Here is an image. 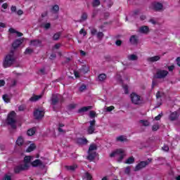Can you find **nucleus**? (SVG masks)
Instances as JSON below:
<instances>
[{
	"label": "nucleus",
	"instance_id": "1",
	"mask_svg": "<svg viewBox=\"0 0 180 180\" xmlns=\"http://www.w3.org/2000/svg\"><path fill=\"white\" fill-rule=\"evenodd\" d=\"M15 54L13 51H11L5 57L3 65L4 68H8V67H11L13 63H15Z\"/></svg>",
	"mask_w": 180,
	"mask_h": 180
},
{
	"label": "nucleus",
	"instance_id": "2",
	"mask_svg": "<svg viewBox=\"0 0 180 180\" xmlns=\"http://www.w3.org/2000/svg\"><path fill=\"white\" fill-rule=\"evenodd\" d=\"M124 155H125L124 151H123V150L122 149H117L110 154V157L111 158H113V157H115L118 162H122V161H123V158H124Z\"/></svg>",
	"mask_w": 180,
	"mask_h": 180
},
{
	"label": "nucleus",
	"instance_id": "3",
	"mask_svg": "<svg viewBox=\"0 0 180 180\" xmlns=\"http://www.w3.org/2000/svg\"><path fill=\"white\" fill-rule=\"evenodd\" d=\"M7 124L13 129H16V112L11 111L7 117Z\"/></svg>",
	"mask_w": 180,
	"mask_h": 180
},
{
	"label": "nucleus",
	"instance_id": "4",
	"mask_svg": "<svg viewBox=\"0 0 180 180\" xmlns=\"http://www.w3.org/2000/svg\"><path fill=\"white\" fill-rule=\"evenodd\" d=\"M130 99L134 105H143V100L141 96L137 94V93H131L130 94Z\"/></svg>",
	"mask_w": 180,
	"mask_h": 180
},
{
	"label": "nucleus",
	"instance_id": "5",
	"mask_svg": "<svg viewBox=\"0 0 180 180\" xmlns=\"http://www.w3.org/2000/svg\"><path fill=\"white\" fill-rule=\"evenodd\" d=\"M153 162V158H148V160L141 161L139 162L134 169L135 172L140 171V169H143V168H146L147 165H148L150 162Z\"/></svg>",
	"mask_w": 180,
	"mask_h": 180
},
{
	"label": "nucleus",
	"instance_id": "6",
	"mask_svg": "<svg viewBox=\"0 0 180 180\" xmlns=\"http://www.w3.org/2000/svg\"><path fill=\"white\" fill-rule=\"evenodd\" d=\"M167 75H168V71L164 70H158L155 75V78H157L158 79H162L163 78H165Z\"/></svg>",
	"mask_w": 180,
	"mask_h": 180
},
{
	"label": "nucleus",
	"instance_id": "7",
	"mask_svg": "<svg viewBox=\"0 0 180 180\" xmlns=\"http://www.w3.org/2000/svg\"><path fill=\"white\" fill-rule=\"evenodd\" d=\"M152 8L156 12H161V11H164V5L157 1L152 3Z\"/></svg>",
	"mask_w": 180,
	"mask_h": 180
},
{
	"label": "nucleus",
	"instance_id": "8",
	"mask_svg": "<svg viewBox=\"0 0 180 180\" xmlns=\"http://www.w3.org/2000/svg\"><path fill=\"white\" fill-rule=\"evenodd\" d=\"M60 99H61V95L60 94H53L52 97L51 98V105L53 106H56L57 103L60 101Z\"/></svg>",
	"mask_w": 180,
	"mask_h": 180
},
{
	"label": "nucleus",
	"instance_id": "9",
	"mask_svg": "<svg viewBox=\"0 0 180 180\" xmlns=\"http://www.w3.org/2000/svg\"><path fill=\"white\" fill-rule=\"evenodd\" d=\"M27 169H29L27 165H20L14 168V172L15 174H19L22 171H26Z\"/></svg>",
	"mask_w": 180,
	"mask_h": 180
},
{
	"label": "nucleus",
	"instance_id": "10",
	"mask_svg": "<svg viewBox=\"0 0 180 180\" xmlns=\"http://www.w3.org/2000/svg\"><path fill=\"white\" fill-rule=\"evenodd\" d=\"M44 116V111L41 109H37L34 111V117L37 120L41 119Z\"/></svg>",
	"mask_w": 180,
	"mask_h": 180
},
{
	"label": "nucleus",
	"instance_id": "11",
	"mask_svg": "<svg viewBox=\"0 0 180 180\" xmlns=\"http://www.w3.org/2000/svg\"><path fill=\"white\" fill-rule=\"evenodd\" d=\"M31 165L34 167H39V168H44L46 167V165H44V163H43V162L39 159H37L31 162Z\"/></svg>",
	"mask_w": 180,
	"mask_h": 180
},
{
	"label": "nucleus",
	"instance_id": "12",
	"mask_svg": "<svg viewBox=\"0 0 180 180\" xmlns=\"http://www.w3.org/2000/svg\"><path fill=\"white\" fill-rule=\"evenodd\" d=\"M90 125L88 127L87 131L89 134H93V133L95 131V124L96 123V121L95 120H91L89 122Z\"/></svg>",
	"mask_w": 180,
	"mask_h": 180
},
{
	"label": "nucleus",
	"instance_id": "13",
	"mask_svg": "<svg viewBox=\"0 0 180 180\" xmlns=\"http://www.w3.org/2000/svg\"><path fill=\"white\" fill-rule=\"evenodd\" d=\"M160 60H161V56H155L147 58L148 63H156V61H160Z\"/></svg>",
	"mask_w": 180,
	"mask_h": 180
},
{
	"label": "nucleus",
	"instance_id": "14",
	"mask_svg": "<svg viewBox=\"0 0 180 180\" xmlns=\"http://www.w3.org/2000/svg\"><path fill=\"white\" fill-rule=\"evenodd\" d=\"M92 109V106H86V107H82L78 110V113L80 115H84L85 112H88V110H91Z\"/></svg>",
	"mask_w": 180,
	"mask_h": 180
},
{
	"label": "nucleus",
	"instance_id": "15",
	"mask_svg": "<svg viewBox=\"0 0 180 180\" xmlns=\"http://www.w3.org/2000/svg\"><path fill=\"white\" fill-rule=\"evenodd\" d=\"M96 157V152H89L87 160H89V161H94Z\"/></svg>",
	"mask_w": 180,
	"mask_h": 180
},
{
	"label": "nucleus",
	"instance_id": "16",
	"mask_svg": "<svg viewBox=\"0 0 180 180\" xmlns=\"http://www.w3.org/2000/svg\"><path fill=\"white\" fill-rule=\"evenodd\" d=\"M150 32L148 26H142L139 28V33H143V34H147Z\"/></svg>",
	"mask_w": 180,
	"mask_h": 180
},
{
	"label": "nucleus",
	"instance_id": "17",
	"mask_svg": "<svg viewBox=\"0 0 180 180\" xmlns=\"http://www.w3.org/2000/svg\"><path fill=\"white\" fill-rule=\"evenodd\" d=\"M129 41L131 44H137L139 43V39H137V36L136 35H132L129 38Z\"/></svg>",
	"mask_w": 180,
	"mask_h": 180
},
{
	"label": "nucleus",
	"instance_id": "18",
	"mask_svg": "<svg viewBox=\"0 0 180 180\" xmlns=\"http://www.w3.org/2000/svg\"><path fill=\"white\" fill-rule=\"evenodd\" d=\"M169 119L172 122L176 120V119H178V112H172L169 115Z\"/></svg>",
	"mask_w": 180,
	"mask_h": 180
},
{
	"label": "nucleus",
	"instance_id": "19",
	"mask_svg": "<svg viewBox=\"0 0 180 180\" xmlns=\"http://www.w3.org/2000/svg\"><path fill=\"white\" fill-rule=\"evenodd\" d=\"M31 46H34V47H38V46H40L41 44V41L39 39H34L30 41Z\"/></svg>",
	"mask_w": 180,
	"mask_h": 180
},
{
	"label": "nucleus",
	"instance_id": "20",
	"mask_svg": "<svg viewBox=\"0 0 180 180\" xmlns=\"http://www.w3.org/2000/svg\"><path fill=\"white\" fill-rule=\"evenodd\" d=\"M30 161H32V158L30 156H25L24 158V162L22 165H27L29 168V164H30Z\"/></svg>",
	"mask_w": 180,
	"mask_h": 180
},
{
	"label": "nucleus",
	"instance_id": "21",
	"mask_svg": "<svg viewBox=\"0 0 180 180\" xmlns=\"http://www.w3.org/2000/svg\"><path fill=\"white\" fill-rule=\"evenodd\" d=\"M97 149H98V146H96V144L93 143L90 145L89 148V152L95 153L96 150Z\"/></svg>",
	"mask_w": 180,
	"mask_h": 180
},
{
	"label": "nucleus",
	"instance_id": "22",
	"mask_svg": "<svg viewBox=\"0 0 180 180\" xmlns=\"http://www.w3.org/2000/svg\"><path fill=\"white\" fill-rule=\"evenodd\" d=\"M39 99H41V95L36 96L34 95L30 98V102H37V101H39Z\"/></svg>",
	"mask_w": 180,
	"mask_h": 180
},
{
	"label": "nucleus",
	"instance_id": "23",
	"mask_svg": "<svg viewBox=\"0 0 180 180\" xmlns=\"http://www.w3.org/2000/svg\"><path fill=\"white\" fill-rule=\"evenodd\" d=\"M20 44H22V41L17 39L13 43L12 46L13 49H18Z\"/></svg>",
	"mask_w": 180,
	"mask_h": 180
},
{
	"label": "nucleus",
	"instance_id": "24",
	"mask_svg": "<svg viewBox=\"0 0 180 180\" xmlns=\"http://www.w3.org/2000/svg\"><path fill=\"white\" fill-rule=\"evenodd\" d=\"M128 60L130 61H137V60H139V56L134 54H131L128 56Z\"/></svg>",
	"mask_w": 180,
	"mask_h": 180
},
{
	"label": "nucleus",
	"instance_id": "25",
	"mask_svg": "<svg viewBox=\"0 0 180 180\" xmlns=\"http://www.w3.org/2000/svg\"><path fill=\"white\" fill-rule=\"evenodd\" d=\"M65 168L68 169V171H75V169L78 168V165H72L71 166H65Z\"/></svg>",
	"mask_w": 180,
	"mask_h": 180
},
{
	"label": "nucleus",
	"instance_id": "26",
	"mask_svg": "<svg viewBox=\"0 0 180 180\" xmlns=\"http://www.w3.org/2000/svg\"><path fill=\"white\" fill-rule=\"evenodd\" d=\"M41 27H43L45 30H49L51 27V24L50 22L42 23Z\"/></svg>",
	"mask_w": 180,
	"mask_h": 180
},
{
	"label": "nucleus",
	"instance_id": "27",
	"mask_svg": "<svg viewBox=\"0 0 180 180\" xmlns=\"http://www.w3.org/2000/svg\"><path fill=\"white\" fill-rule=\"evenodd\" d=\"M35 133H36V129L34 127L28 129L27 131V136H34Z\"/></svg>",
	"mask_w": 180,
	"mask_h": 180
},
{
	"label": "nucleus",
	"instance_id": "28",
	"mask_svg": "<svg viewBox=\"0 0 180 180\" xmlns=\"http://www.w3.org/2000/svg\"><path fill=\"white\" fill-rule=\"evenodd\" d=\"M59 11L60 6H58L57 4L54 5L51 8V12H53V13H58Z\"/></svg>",
	"mask_w": 180,
	"mask_h": 180
},
{
	"label": "nucleus",
	"instance_id": "29",
	"mask_svg": "<svg viewBox=\"0 0 180 180\" xmlns=\"http://www.w3.org/2000/svg\"><path fill=\"white\" fill-rule=\"evenodd\" d=\"M86 19H88V14L86 13H83L79 22H84V20H86Z\"/></svg>",
	"mask_w": 180,
	"mask_h": 180
},
{
	"label": "nucleus",
	"instance_id": "30",
	"mask_svg": "<svg viewBox=\"0 0 180 180\" xmlns=\"http://www.w3.org/2000/svg\"><path fill=\"white\" fill-rule=\"evenodd\" d=\"M116 140H117V141H121V142L127 141V138H126V136L122 135V136L117 137Z\"/></svg>",
	"mask_w": 180,
	"mask_h": 180
},
{
	"label": "nucleus",
	"instance_id": "31",
	"mask_svg": "<svg viewBox=\"0 0 180 180\" xmlns=\"http://www.w3.org/2000/svg\"><path fill=\"white\" fill-rule=\"evenodd\" d=\"M3 101H4V102H6V103H9V102H11V98H9V95H3Z\"/></svg>",
	"mask_w": 180,
	"mask_h": 180
},
{
	"label": "nucleus",
	"instance_id": "32",
	"mask_svg": "<svg viewBox=\"0 0 180 180\" xmlns=\"http://www.w3.org/2000/svg\"><path fill=\"white\" fill-rule=\"evenodd\" d=\"M17 146H23V138L22 136L18 137L16 141Z\"/></svg>",
	"mask_w": 180,
	"mask_h": 180
},
{
	"label": "nucleus",
	"instance_id": "33",
	"mask_svg": "<svg viewBox=\"0 0 180 180\" xmlns=\"http://www.w3.org/2000/svg\"><path fill=\"white\" fill-rule=\"evenodd\" d=\"M34 148H36V146L34 144H31L28 148L26 150L27 153H32V151H33V150H34Z\"/></svg>",
	"mask_w": 180,
	"mask_h": 180
},
{
	"label": "nucleus",
	"instance_id": "34",
	"mask_svg": "<svg viewBox=\"0 0 180 180\" xmlns=\"http://www.w3.org/2000/svg\"><path fill=\"white\" fill-rule=\"evenodd\" d=\"M98 81L101 82H103V81H105L106 79V75L105 74H101L98 75Z\"/></svg>",
	"mask_w": 180,
	"mask_h": 180
},
{
	"label": "nucleus",
	"instance_id": "35",
	"mask_svg": "<svg viewBox=\"0 0 180 180\" xmlns=\"http://www.w3.org/2000/svg\"><path fill=\"white\" fill-rule=\"evenodd\" d=\"M101 5V1L99 0H94L92 2V6L94 8H96V6H99Z\"/></svg>",
	"mask_w": 180,
	"mask_h": 180
},
{
	"label": "nucleus",
	"instance_id": "36",
	"mask_svg": "<svg viewBox=\"0 0 180 180\" xmlns=\"http://www.w3.org/2000/svg\"><path fill=\"white\" fill-rule=\"evenodd\" d=\"M134 162V158L130 157L126 161L125 164H133Z\"/></svg>",
	"mask_w": 180,
	"mask_h": 180
},
{
	"label": "nucleus",
	"instance_id": "37",
	"mask_svg": "<svg viewBox=\"0 0 180 180\" xmlns=\"http://www.w3.org/2000/svg\"><path fill=\"white\" fill-rule=\"evenodd\" d=\"M60 36H61L60 32L56 33L53 37V40L55 41L58 40V39H60Z\"/></svg>",
	"mask_w": 180,
	"mask_h": 180
},
{
	"label": "nucleus",
	"instance_id": "38",
	"mask_svg": "<svg viewBox=\"0 0 180 180\" xmlns=\"http://www.w3.org/2000/svg\"><path fill=\"white\" fill-rule=\"evenodd\" d=\"M140 123H141V124L143 126H150V122H148V120H140L139 121Z\"/></svg>",
	"mask_w": 180,
	"mask_h": 180
},
{
	"label": "nucleus",
	"instance_id": "39",
	"mask_svg": "<svg viewBox=\"0 0 180 180\" xmlns=\"http://www.w3.org/2000/svg\"><path fill=\"white\" fill-rule=\"evenodd\" d=\"M131 169V167L130 166L127 167L124 170V174H126L127 175H130Z\"/></svg>",
	"mask_w": 180,
	"mask_h": 180
},
{
	"label": "nucleus",
	"instance_id": "40",
	"mask_svg": "<svg viewBox=\"0 0 180 180\" xmlns=\"http://www.w3.org/2000/svg\"><path fill=\"white\" fill-rule=\"evenodd\" d=\"M90 31H91V34L92 36H95V34H98V30L95 28H89Z\"/></svg>",
	"mask_w": 180,
	"mask_h": 180
},
{
	"label": "nucleus",
	"instance_id": "41",
	"mask_svg": "<svg viewBox=\"0 0 180 180\" xmlns=\"http://www.w3.org/2000/svg\"><path fill=\"white\" fill-rule=\"evenodd\" d=\"M89 117H91V119L94 117H96V112L91 110L89 112Z\"/></svg>",
	"mask_w": 180,
	"mask_h": 180
},
{
	"label": "nucleus",
	"instance_id": "42",
	"mask_svg": "<svg viewBox=\"0 0 180 180\" xmlns=\"http://www.w3.org/2000/svg\"><path fill=\"white\" fill-rule=\"evenodd\" d=\"M25 54H32L33 53V49L30 48H27L26 50L24 52Z\"/></svg>",
	"mask_w": 180,
	"mask_h": 180
},
{
	"label": "nucleus",
	"instance_id": "43",
	"mask_svg": "<svg viewBox=\"0 0 180 180\" xmlns=\"http://www.w3.org/2000/svg\"><path fill=\"white\" fill-rule=\"evenodd\" d=\"M96 36H97V37H98L100 40H102V39H103L104 34H103V32H98V33L96 34Z\"/></svg>",
	"mask_w": 180,
	"mask_h": 180
},
{
	"label": "nucleus",
	"instance_id": "44",
	"mask_svg": "<svg viewBox=\"0 0 180 180\" xmlns=\"http://www.w3.org/2000/svg\"><path fill=\"white\" fill-rule=\"evenodd\" d=\"M164 96V93H161L160 91H158V93L156 94V98L157 99H161V98H162V96Z\"/></svg>",
	"mask_w": 180,
	"mask_h": 180
},
{
	"label": "nucleus",
	"instance_id": "45",
	"mask_svg": "<svg viewBox=\"0 0 180 180\" xmlns=\"http://www.w3.org/2000/svg\"><path fill=\"white\" fill-rule=\"evenodd\" d=\"M80 72H82L83 74H86V72H88V68L83 66L81 69H80Z\"/></svg>",
	"mask_w": 180,
	"mask_h": 180
},
{
	"label": "nucleus",
	"instance_id": "46",
	"mask_svg": "<svg viewBox=\"0 0 180 180\" xmlns=\"http://www.w3.org/2000/svg\"><path fill=\"white\" fill-rule=\"evenodd\" d=\"M84 178H86V179L87 180H91L92 179V176H91V174L89 172H86L84 174Z\"/></svg>",
	"mask_w": 180,
	"mask_h": 180
},
{
	"label": "nucleus",
	"instance_id": "47",
	"mask_svg": "<svg viewBox=\"0 0 180 180\" xmlns=\"http://www.w3.org/2000/svg\"><path fill=\"white\" fill-rule=\"evenodd\" d=\"M122 87L124 91V94H129V86L127 85L124 84L122 86Z\"/></svg>",
	"mask_w": 180,
	"mask_h": 180
},
{
	"label": "nucleus",
	"instance_id": "48",
	"mask_svg": "<svg viewBox=\"0 0 180 180\" xmlns=\"http://www.w3.org/2000/svg\"><path fill=\"white\" fill-rule=\"evenodd\" d=\"M86 89V86L85 84H82L79 89V91L80 92H84V91H85Z\"/></svg>",
	"mask_w": 180,
	"mask_h": 180
},
{
	"label": "nucleus",
	"instance_id": "49",
	"mask_svg": "<svg viewBox=\"0 0 180 180\" xmlns=\"http://www.w3.org/2000/svg\"><path fill=\"white\" fill-rule=\"evenodd\" d=\"M158 129H160V126L158 124H155L152 127V130L153 131H157V130H158Z\"/></svg>",
	"mask_w": 180,
	"mask_h": 180
},
{
	"label": "nucleus",
	"instance_id": "50",
	"mask_svg": "<svg viewBox=\"0 0 180 180\" xmlns=\"http://www.w3.org/2000/svg\"><path fill=\"white\" fill-rule=\"evenodd\" d=\"M167 69L169 72H172L174 70H175V65H172L171 66H168Z\"/></svg>",
	"mask_w": 180,
	"mask_h": 180
},
{
	"label": "nucleus",
	"instance_id": "51",
	"mask_svg": "<svg viewBox=\"0 0 180 180\" xmlns=\"http://www.w3.org/2000/svg\"><path fill=\"white\" fill-rule=\"evenodd\" d=\"M113 109H115V107L113 105H111L110 107L106 108V111L107 112H112V110H113Z\"/></svg>",
	"mask_w": 180,
	"mask_h": 180
},
{
	"label": "nucleus",
	"instance_id": "52",
	"mask_svg": "<svg viewBox=\"0 0 180 180\" xmlns=\"http://www.w3.org/2000/svg\"><path fill=\"white\" fill-rule=\"evenodd\" d=\"M163 151H169V147L168 146L165 145L162 148Z\"/></svg>",
	"mask_w": 180,
	"mask_h": 180
},
{
	"label": "nucleus",
	"instance_id": "53",
	"mask_svg": "<svg viewBox=\"0 0 180 180\" xmlns=\"http://www.w3.org/2000/svg\"><path fill=\"white\" fill-rule=\"evenodd\" d=\"M79 34H83V36H85L86 34V31H85V30H84V29H82L79 31Z\"/></svg>",
	"mask_w": 180,
	"mask_h": 180
},
{
	"label": "nucleus",
	"instance_id": "54",
	"mask_svg": "<svg viewBox=\"0 0 180 180\" xmlns=\"http://www.w3.org/2000/svg\"><path fill=\"white\" fill-rule=\"evenodd\" d=\"M162 117V113L159 114L158 116L155 117V120H160Z\"/></svg>",
	"mask_w": 180,
	"mask_h": 180
},
{
	"label": "nucleus",
	"instance_id": "55",
	"mask_svg": "<svg viewBox=\"0 0 180 180\" xmlns=\"http://www.w3.org/2000/svg\"><path fill=\"white\" fill-rule=\"evenodd\" d=\"M4 180H12V177L9 175L6 174L4 176Z\"/></svg>",
	"mask_w": 180,
	"mask_h": 180
},
{
	"label": "nucleus",
	"instance_id": "56",
	"mask_svg": "<svg viewBox=\"0 0 180 180\" xmlns=\"http://www.w3.org/2000/svg\"><path fill=\"white\" fill-rule=\"evenodd\" d=\"M12 84L11 85V86H16V84H18V82L15 79L12 80Z\"/></svg>",
	"mask_w": 180,
	"mask_h": 180
},
{
	"label": "nucleus",
	"instance_id": "57",
	"mask_svg": "<svg viewBox=\"0 0 180 180\" xmlns=\"http://www.w3.org/2000/svg\"><path fill=\"white\" fill-rule=\"evenodd\" d=\"M149 22H150V23H152V25H157V21H156L155 20H154L153 18L150 19V20H149Z\"/></svg>",
	"mask_w": 180,
	"mask_h": 180
},
{
	"label": "nucleus",
	"instance_id": "58",
	"mask_svg": "<svg viewBox=\"0 0 180 180\" xmlns=\"http://www.w3.org/2000/svg\"><path fill=\"white\" fill-rule=\"evenodd\" d=\"M77 104H70L69 105V109H75Z\"/></svg>",
	"mask_w": 180,
	"mask_h": 180
},
{
	"label": "nucleus",
	"instance_id": "59",
	"mask_svg": "<svg viewBox=\"0 0 180 180\" xmlns=\"http://www.w3.org/2000/svg\"><path fill=\"white\" fill-rule=\"evenodd\" d=\"M116 46H122V41L121 40H117L115 41Z\"/></svg>",
	"mask_w": 180,
	"mask_h": 180
},
{
	"label": "nucleus",
	"instance_id": "60",
	"mask_svg": "<svg viewBox=\"0 0 180 180\" xmlns=\"http://www.w3.org/2000/svg\"><path fill=\"white\" fill-rule=\"evenodd\" d=\"M8 32H10V33H16L18 31H15V30L13 28H10Z\"/></svg>",
	"mask_w": 180,
	"mask_h": 180
},
{
	"label": "nucleus",
	"instance_id": "61",
	"mask_svg": "<svg viewBox=\"0 0 180 180\" xmlns=\"http://www.w3.org/2000/svg\"><path fill=\"white\" fill-rule=\"evenodd\" d=\"M81 141L82 144H86V143H88V140H86V139H81Z\"/></svg>",
	"mask_w": 180,
	"mask_h": 180
},
{
	"label": "nucleus",
	"instance_id": "62",
	"mask_svg": "<svg viewBox=\"0 0 180 180\" xmlns=\"http://www.w3.org/2000/svg\"><path fill=\"white\" fill-rule=\"evenodd\" d=\"M5 85V80H0V86H4Z\"/></svg>",
	"mask_w": 180,
	"mask_h": 180
},
{
	"label": "nucleus",
	"instance_id": "63",
	"mask_svg": "<svg viewBox=\"0 0 180 180\" xmlns=\"http://www.w3.org/2000/svg\"><path fill=\"white\" fill-rule=\"evenodd\" d=\"M176 61L177 63V65L179 67H180V57H178L176 59Z\"/></svg>",
	"mask_w": 180,
	"mask_h": 180
},
{
	"label": "nucleus",
	"instance_id": "64",
	"mask_svg": "<svg viewBox=\"0 0 180 180\" xmlns=\"http://www.w3.org/2000/svg\"><path fill=\"white\" fill-rule=\"evenodd\" d=\"M16 11V6H11V12H15Z\"/></svg>",
	"mask_w": 180,
	"mask_h": 180
}]
</instances>
